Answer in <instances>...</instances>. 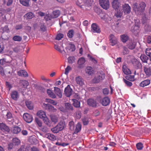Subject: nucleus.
I'll return each instance as SVG.
<instances>
[{
  "label": "nucleus",
  "mask_w": 151,
  "mask_h": 151,
  "mask_svg": "<svg viewBox=\"0 0 151 151\" xmlns=\"http://www.w3.org/2000/svg\"><path fill=\"white\" fill-rule=\"evenodd\" d=\"M73 106L77 108H78L80 106V103L79 101L76 99H73Z\"/></svg>",
  "instance_id": "39"
},
{
  "label": "nucleus",
  "mask_w": 151,
  "mask_h": 151,
  "mask_svg": "<svg viewBox=\"0 0 151 151\" xmlns=\"http://www.w3.org/2000/svg\"><path fill=\"white\" fill-rule=\"evenodd\" d=\"M131 63L134 68L136 69L140 68L142 67L141 63L136 58H133L131 60Z\"/></svg>",
  "instance_id": "5"
},
{
  "label": "nucleus",
  "mask_w": 151,
  "mask_h": 151,
  "mask_svg": "<svg viewBox=\"0 0 151 151\" xmlns=\"http://www.w3.org/2000/svg\"><path fill=\"white\" fill-rule=\"evenodd\" d=\"M6 119L9 121H11L13 119V117L12 113L9 111H8L6 115Z\"/></svg>",
  "instance_id": "37"
},
{
  "label": "nucleus",
  "mask_w": 151,
  "mask_h": 151,
  "mask_svg": "<svg viewBox=\"0 0 151 151\" xmlns=\"http://www.w3.org/2000/svg\"><path fill=\"white\" fill-rule=\"evenodd\" d=\"M76 5L81 8H83L82 6L83 5L82 0H78L76 2Z\"/></svg>",
  "instance_id": "54"
},
{
  "label": "nucleus",
  "mask_w": 151,
  "mask_h": 151,
  "mask_svg": "<svg viewBox=\"0 0 151 151\" xmlns=\"http://www.w3.org/2000/svg\"><path fill=\"white\" fill-rule=\"evenodd\" d=\"M82 128V125L80 122H78L76 126V129L74 132L73 133V135L76 134L77 135V134L81 130Z\"/></svg>",
  "instance_id": "17"
},
{
  "label": "nucleus",
  "mask_w": 151,
  "mask_h": 151,
  "mask_svg": "<svg viewBox=\"0 0 151 151\" xmlns=\"http://www.w3.org/2000/svg\"><path fill=\"white\" fill-rule=\"evenodd\" d=\"M69 128L71 130H73L74 128V123L73 121H71L69 122L68 124Z\"/></svg>",
  "instance_id": "47"
},
{
  "label": "nucleus",
  "mask_w": 151,
  "mask_h": 151,
  "mask_svg": "<svg viewBox=\"0 0 151 151\" xmlns=\"http://www.w3.org/2000/svg\"><path fill=\"white\" fill-rule=\"evenodd\" d=\"M46 101L47 102L52 104L54 105H56L57 104V102H55L54 100L49 99H46Z\"/></svg>",
  "instance_id": "53"
},
{
  "label": "nucleus",
  "mask_w": 151,
  "mask_h": 151,
  "mask_svg": "<svg viewBox=\"0 0 151 151\" xmlns=\"http://www.w3.org/2000/svg\"><path fill=\"white\" fill-rule=\"evenodd\" d=\"M139 28L140 26L139 25H135L134 26L133 29L132 30V32H135L137 31H138L139 30Z\"/></svg>",
  "instance_id": "62"
},
{
  "label": "nucleus",
  "mask_w": 151,
  "mask_h": 151,
  "mask_svg": "<svg viewBox=\"0 0 151 151\" xmlns=\"http://www.w3.org/2000/svg\"><path fill=\"white\" fill-rule=\"evenodd\" d=\"M64 107L65 108L66 112H70L73 111V108L72 105L69 103H66L64 104Z\"/></svg>",
  "instance_id": "15"
},
{
  "label": "nucleus",
  "mask_w": 151,
  "mask_h": 151,
  "mask_svg": "<svg viewBox=\"0 0 151 151\" xmlns=\"http://www.w3.org/2000/svg\"><path fill=\"white\" fill-rule=\"evenodd\" d=\"M105 78V74L104 73L100 74L98 76L95 77L92 80L94 83H98L104 79Z\"/></svg>",
  "instance_id": "7"
},
{
  "label": "nucleus",
  "mask_w": 151,
  "mask_h": 151,
  "mask_svg": "<svg viewBox=\"0 0 151 151\" xmlns=\"http://www.w3.org/2000/svg\"><path fill=\"white\" fill-rule=\"evenodd\" d=\"M43 121L44 123L48 126H51V124L49 121V120L47 116L43 119Z\"/></svg>",
  "instance_id": "46"
},
{
  "label": "nucleus",
  "mask_w": 151,
  "mask_h": 151,
  "mask_svg": "<svg viewBox=\"0 0 151 151\" xmlns=\"http://www.w3.org/2000/svg\"><path fill=\"white\" fill-rule=\"evenodd\" d=\"M86 73L89 75H91L93 73V70L90 66H88L86 69Z\"/></svg>",
  "instance_id": "33"
},
{
  "label": "nucleus",
  "mask_w": 151,
  "mask_h": 151,
  "mask_svg": "<svg viewBox=\"0 0 151 151\" xmlns=\"http://www.w3.org/2000/svg\"><path fill=\"white\" fill-rule=\"evenodd\" d=\"M137 149L138 150H141L142 149L143 146V144L141 142H139L136 145Z\"/></svg>",
  "instance_id": "52"
},
{
  "label": "nucleus",
  "mask_w": 151,
  "mask_h": 151,
  "mask_svg": "<svg viewBox=\"0 0 151 151\" xmlns=\"http://www.w3.org/2000/svg\"><path fill=\"white\" fill-rule=\"evenodd\" d=\"M150 83V81L149 79H147L141 82L139 84V86L144 87L149 85Z\"/></svg>",
  "instance_id": "24"
},
{
  "label": "nucleus",
  "mask_w": 151,
  "mask_h": 151,
  "mask_svg": "<svg viewBox=\"0 0 151 151\" xmlns=\"http://www.w3.org/2000/svg\"><path fill=\"white\" fill-rule=\"evenodd\" d=\"M5 85L6 87L8 88L9 91L12 87V84L8 81L6 82Z\"/></svg>",
  "instance_id": "61"
},
{
  "label": "nucleus",
  "mask_w": 151,
  "mask_h": 151,
  "mask_svg": "<svg viewBox=\"0 0 151 151\" xmlns=\"http://www.w3.org/2000/svg\"><path fill=\"white\" fill-rule=\"evenodd\" d=\"M75 58L73 56L70 57L68 58V63L71 64H72L73 62V61L74 60Z\"/></svg>",
  "instance_id": "63"
},
{
  "label": "nucleus",
  "mask_w": 151,
  "mask_h": 151,
  "mask_svg": "<svg viewBox=\"0 0 151 151\" xmlns=\"http://www.w3.org/2000/svg\"><path fill=\"white\" fill-rule=\"evenodd\" d=\"M25 103L26 106L29 109H33V104L31 101H26Z\"/></svg>",
  "instance_id": "35"
},
{
  "label": "nucleus",
  "mask_w": 151,
  "mask_h": 151,
  "mask_svg": "<svg viewBox=\"0 0 151 151\" xmlns=\"http://www.w3.org/2000/svg\"><path fill=\"white\" fill-rule=\"evenodd\" d=\"M12 40L15 41L20 42L22 40V37L19 35H15L13 37Z\"/></svg>",
  "instance_id": "38"
},
{
  "label": "nucleus",
  "mask_w": 151,
  "mask_h": 151,
  "mask_svg": "<svg viewBox=\"0 0 151 151\" xmlns=\"http://www.w3.org/2000/svg\"><path fill=\"white\" fill-rule=\"evenodd\" d=\"M21 131V129L20 127H15L13 128L12 132L14 133L17 134L19 133Z\"/></svg>",
  "instance_id": "34"
},
{
  "label": "nucleus",
  "mask_w": 151,
  "mask_h": 151,
  "mask_svg": "<svg viewBox=\"0 0 151 151\" xmlns=\"http://www.w3.org/2000/svg\"><path fill=\"white\" fill-rule=\"evenodd\" d=\"M74 31L73 29L69 30L67 34V36L70 38H72L74 35Z\"/></svg>",
  "instance_id": "48"
},
{
  "label": "nucleus",
  "mask_w": 151,
  "mask_h": 151,
  "mask_svg": "<svg viewBox=\"0 0 151 151\" xmlns=\"http://www.w3.org/2000/svg\"><path fill=\"white\" fill-rule=\"evenodd\" d=\"M146 7V4L143 1L141 2L138 4L137 2L133 4L132 7L135 13L138 14H141L143 12Z\"/></svg>",
  "instance_id": "1"
},
{
  "label": "nucleus",
  "mask_w": 151,
  "mask_h": 151,
  "mask_svg": "<svg viewBox=\"0 0 151 151\" xmlns=\"http://www.w3.org/2000/svg\"><path fill=\"white\" fill-rule=\"evenodd\" d=\"M43 106L46 110H48L49 111L52 112H55L57 111V109H55L54 107L49 104H43Z\"/></svg>",
  "instance_id": "13"
},
{
  "label": "nucleus",
  "mask_w": 151,
  "mask_h": 151,
  "mask_svg": "<svg viewBox=\"0 0 151 151\" xmlns=\"http://www.w3.org/2000/svg\"><path fill=\"white\" fill-rule=\"evenodd\" d=\"M73 91L72 89L70 88L69 85H68L65 88L64 90L65 94H72Z\"/></svg>",
  "instance_id": "19"
},
{
  "label": "nucleus",
  "mask_w": 151,
  "mask_h": 151,
  "mask_svg": "<svg viewBox=\"0 0 151 151\" xmlns=\"http://www.w3.org/2000/svg\"><path fill=\"white\" fill-rule=\"evenodd\" d=\"M88 104L90 106L96 107L97 106V103L96 100H95L92 99H89L87 100Z\"/></svg>",
  "instance_id": "16"
},
{
  "label": "nucleus",
  "mask_w": 151,
  "mask_h": 151,
  "mask_svg": "<svg viewBox=\"0 0 151 151\" xmlns=\"http://www.w3.org/2000/svg\"><path fill=\"white\" fill-rule=\"evenodd\" d=\"M99 3L100 6L105 9H107L109 7V0H99Z\"/></svg>",
  "instance_id": "4"
},
{
  "label": "nucleus",
  "mask_w": 151,
  "mask_h": 151,
  "mask_svg": "<svg viewBox=\"0 0 151 151\" xmlns=\"http://www.w3.org/2000/svg\"><path fill=\"white\" fill-rule=\"evenodd\" d=\"M123 81L125 83V85L128 86V87H131V86L132 85V83L129 81H128V80H127L126 79H125L124 78H123Z\"/></svg>",
  "instance_id": "42"
},
{
  "label": "nucleus",
  "mask_w": 151,
  "mask_h": 151,
  "mask_svg": "<svg viewBox=\"0 0 151 151\" xmlns=\"http://www.w3.org/2000/svg\"><path fill=\"white\" fill-rule=\"evenodd\" d=\"M84 2L85 5L88 6H91L92 4L91 0H84Z\"/></svg>",
  "instance_id": "49"
},
{
  "label": "nucleus",
  "mask_w": 151,
  "mask_h": 151,
  "mask_svg": "<svg viewBox=\"0 0 151 151\" xmlns=\"http://www.w3.org/2000/svg\"><path fill=\"white\" fill-rule=\"evenodd\" d=\"M112 5L113 8L115 11L119 9L121 6L119 0H113L112 2Z\"/></svg>",
  "instance_id": "8"
},
{
  "label": "nucleus",
  "mask_w": 151,
  "mask_h": 151,
  "mask_svg": "<svg viewBox=\"0 0 151 151\" xmlns=\"http://www.w3.org/2000/svg\"><path fill=\"white\" fill-rule=\"evenodd\" d=\"M99 98L100 103L103 106H106L109 105L110 103V99L107 97H105L101 99Z\"/></svg>",
  "instance_id": "6"
},
{
  "label": "nucleus",
  "mask_w": 151,
  "mask_h": 151,
  "mask_svg": "<svg viewBox=\"0 0 151 151\" xmlns=\"http://www.w3.org/2000/svg\"><path fill=\"white\" fill-rule=\"evenodd\" d=\"M128 48H127L125 46H124L123 47V50L122 52L123 55H125L129 53V51Z\"/></svg>",
  "instance_id": "55"
},
{
  "label": "nucleus",
  "mask_w": 151,
  "mask_h": 151,
  "mask_svg": "<svg viewBox=\"0 0 151 151\" xmlns=\"http://www.w3.org/2000/svg\"><path fill=\"white\" fill-rule=\"evenodd\" d=\"M140 58L143 63H147L148 61L149 60V58H148L145 54H142L140 56Z\"/></svg>",
  "instance_id": "25"
},
{
  "label": "nucleus",
  "mask_w": 151,
  "mask_h": 151,
  "mask_svg": "<svg viewBox=\"0 0 151 151\" xmlns=\"http://www.w3.org/2000/svg\"><path fill=\"white\" fill-rule=\"evenodd\" d=\"M136 45V43L132 40H129L127 43V46L130 50L134 49Z\"/></svg>",
  "instance_id": "12"
},
{
  "label": "nucleus",
  "mask_w": 151,
  "mask_h": 151,
  "mask_svg": "<svg viewBox=\"0 0 151 151\" xmlns=\"http://www.w3.org/2000/svg\"><path fill=\"white\" fill-rule=\"evenodd\" d=\"M19 1L20 3L24 6L28 7L30 5L29 0H19Z\"/></svg>",
  "instance_id": "30"
},
{
  "label": "nucleus",
  "mask_w": 151,
  "mask_h": 151,
  "mask_svg": "<svg viewBox=\"0 0 151 151\" xmlns=\"http://www.w3.org/2000/svg\"><path fill=\"white\" fill-rule=\"evenodd\" d=\"M45 137L52 141H54L56 139V137L54 135L50 133L46 134L45 135Z\"/></svg>",
  "instance_id": "29"
},
{
  "label": "nucleus",
  "mask_w": 151,
  "mask_h": 151,
  "mask_svg": "<svg viewBox=\"0 0 151 151\" xmlns=\"http://www.w3.org/2000/svg\"><path fill=\"white\" fill-rule=\"evenodd\" d=\"M122 10L125 14H129L131 11L130 6L128 4H125L122 5Z\"/></svg>",
  "instance_id": "10"
},
{
  "label": "nucleus",
  "mask_w": 151,
  "mask_h": 151,
  "mask_svg": "<svg viewBox=\"0 0 151 151\" xmlns=\"http://www.w3.org/2000/svg\"><path fill=\"white\" fill-rule=\"evenodd\" d=\"M40 29L42 32H44L46 31V27L44 24H42L40 26Z\"/></svg>",
  "instance_id": "59"
},
{
  "label": "nucleus",
  "mask_w": 151,
  "mask_h": 151,
  "mask_svg": "<svg viewBox=\"0 0 151 151\" xmlns=\"http://www.w3.org/2000/svg\"><path fill=\"white\" fill-rule=\"evenodd\" d=\"M85 59L83 58H80L78 60V63L79 65H81L83 64L85 62Z\"/></svg>",
  "instance_id": "43"
},
{
  "label": "nucleus",
  "mask_w": 151,
  "mask_h": 151,
  "mask_svg": "<svg viewBox=\"0 0 151 151\" xmlns=\"http://www.w3.org/2000/svg\"><path fill=\"white\" fill-rule=\"evenodd\" d=\"M87 57L89 58V60L94 64H96L97 63V60L93 57L90 54H88Z\"/></svg>",
  "instance_id": "44"
},
{
  "label": "nucleus",
  "mask_w": 151,
  "mask_h": 151,
  "mask_svg": "<svg viewBox=\"0 0 151 151\" xmlns=\"http://www.w3.org/2000/svg\"><path fill=\"white\" fill-rule=\"evenodd\" d=\"M24 17L26 18L27 20H29L34 17L35 15L32 12H29L26 14Z\"/></svg>",
  "instance_id": "23"
},
{
  "label": "nucleus",
  "mask_w": 151,
  "mask_h": 151,
  "mask_svg": "<svg viewBox=\"0 0 151 151\" xmlns=\"http://www.w3.org/2000/svg\"><path fill=\"white\" fill-rule=\"evenodd\" d=\"M120 37L122 41L124 43L126 42L129 39V36L126 34L121 35Z\"/></svg>",
  "instance_id": "31"
},
{
  "label": "nucleus",
  "mask_w": 151,
  "mask_h": 151,
  "mask_svg": "<svg viewBox=\"0 0 151 151\" xmlns=\"http://www.w3.org/2000/svg\"><path fill=\"white\" fill-rule=\"evenodd\" d=\"M60 14V11L58 10H54L51 14L52 17L53 19L58 17Z\"/></svg>",
  "instance_id": "21"
},
{
  "label": "nucleus",
  "mask_w": 151,
  "mask_h": 151,
  "mask_svg": "<svg viewBox=\"0 0 151 151\" xmlns=\"http://www.w3.org/2000/svg\"><path fill=\"white\" fill-rule=\"evenodd\" d=\"M54 91L56 94H62L61 91L58 88L54 87Z\"/></svg>",
  "instance_id": "45"
},
{
  "label": "nucleus",
  "mask_w": 151,
  "mask_h": 151,
  "mask_svg": "<svg viewBox=\"0 0 151 151\" xmlns=\"http://www.w3.org/2000/svg\"><path fill=\"white\" fill-rule=\"evenodd\" d=\"M44 18L46 21H48L49 20H51L52 18L51 14L50 15L48 14H47L45 16Z\"/></svg>",
  "instance_id": "57"
},
{
  "label": "nucleus",
  "mask_w": 151,
  "mask_h": 151,
  "mask_svg": "<svg viewBox=\"0 0 151 151\" xmlns=\"http://www.w3.org/2000/svg\"><path fill=\"white\" fill-rule=\"evenodd\" d=\"M71 69V67L69 65L65 69V74L66 75H68L69 71Z\"/></svg>",
  "instance_id": "60"
},
{
  "label": "nucleus",
  "mask_w": 151,
  "mask_h": 151,
  "mask_svg": "<svg viewBox=\"0 0 151 151\" xmlns=\"http://www.w3.org/2000/svg\"><path fill=\"white\" fill-rule=\"evenodd\" d=\"M20 85L22 86L24 88H27V86L29 85V82L26 80H21L19 81Z\"/></svg>",
  "instance_id": "27"
},
{
  "label": "nucleus",
  "mask_w": 151,
  "mask_h": 151,
  "mask_svg": "<svg viewBox=\"0 0 151 151\" xmlns=\"http://www.w3.org/2000/svg\"><path fill=\"white\" fill-rule=\"evenodd\" d=\"M41 78L42 81L47 83H49L51 81V80L50 79L46 78L43 75H42L41 76Z\"/></svg>",
  "instance_id": "51"
},
{
  "label": "nucleus",
  "mask_w": 151,
  "mask_h": 151,
  "mask_svg": "<svg viewBox=\"0 0 151 151\" xmlns=\"http://www.w3.org/2000/svg\"><path fill=\"white\" fill-rule=\"evenodd\" d=\"M0 129L2 131L7 133L10 131L9 127L3 123H0Z\"/></svg>",
  "instance_id": "11"
},
{
  "label": "nucleus",
  "mask_w": 151,
  "mask_h": 151,
  "mask_svg": "<svg viewBox=\"0 0 151 151\" xmlns=\"http://www.w3.org/2000/svg\"><path fill=\"white\" fill-rule=\"evenodd\" d=\"M51 121L52 122L56 123L58 122V117L54 115H52L50 116Z\"/></svg>",
  "instance_id": "50"
},
{
  "label": "nucleus",
  "mask_w": 151,
  "mask_h": 151,
  "mask_svg": "<svg viewBox=\"0 0 151 151\" xmlns=\"http://www.w3.org/2000/svg\"><path fill=\"white\" fill-rule=\"evenodd\" d=\"M116 12L115 14V16L118 18H121L122 15L123 13L120 10V9L116 10Z\"/></svg>",
  "instance_id": "36"
},
{
  "label": "nucleus",
  "mask_w": 151,
  "mask_h": 151,
  "mask_svg": "<svg viewBox=\"0 0 151 151\" xmlns=\"http://www.w3.org/2000/svg\"><path fill=\"white\" fill-rule=\"evenodd\" d=\"M65 127V123L60 122L55 127L51 129V131L54 133H58L60 131L63 130Z\"/></svg>",
  "instance_id": "2"
},
{
  "label": "nucleus",
  "mask_w": 151,
  "mask_h": 151,
  "mask_svg": "<svg viewBox=\"0 0 151 151\" xmlns=\"http://www.w3.org/2000/svg\"><path fill=\"white\" fill-rule=\"evenodd\" d=\"M18 75L20 76L27 77L28 76L27 72L25 70H21L18 72Z\"/></svg>",
  "instance_id": "22"
},
{
  "label": "nucleus",
  "mask_w": 151,
  "mask_h": 151,
  "mask_svg": "<svg viewBox=\"0 0 151 151\" xmlns=\"http://www.w3.org/2000/svg\"><path fill=\"white\" fill-rule=\"evenodd\" d=\"M122 70L123 73L126 75H129L131 74V73L130 70L126 65H123Z\"/></svg>",
  "instance_id": "20"
},
{
  "label": "nucleus",
  "mask_w": 151,
  "mask_h": 151,
  "mask_svg": "<svg viewBox=\"0 0 151 151\" xmlns=\"http://www.w3.org/2000/svg\"><path fill=\"white\" fill-rule=\"evenodd\" d=\"M76 81L78 84L81 86H83L84 83L83 79L81 77L78 76L76 78Z\"/></svg>",
  "instance_id": "28"
},
{
  "label": "nucleus",
  "mask_w": 151,
  "mask_h": 151,
  "mask_svg": "<svg viewBox=\"0 0 151 151\" xmlns=\"http://www.w3.org/2000/svg\"><path fill=\"white\" fill-rule=\"evenodd\" d=\"M91 30L94 33H100L101 30L97 25L95 23H93L91 26Z\"/></svg>",
  "instance_id": "14"
},
{
  "label": "nucleus",
  "mask_w": 151,
  "mask_h": 151,
  "mask_svg": "<svg viewBox=\"0 0 151 151\" xmlns=\"http://www.w3.org/2000/svg\"><path fill=\"white\" fill-rule=\"evenodd\" d=\"M12 142L15 146H18L20 145L21 143L20 140L16 137L13 138L12 139Z\"/></svg>",
  "instance_id": "32"
},
{
  "label": "nucleus",
  "mask_w": 151,
  "mask_h": 151,
  "mask_svg": "<svg viewBox=\"0 0 151 151\" xmlns=\"http://www.w3.org/2000/svg\"><path fill=\"white\" fill-rule=\"evenodd\" d=\"M82 121L83 124L85 125H87L88 123V121L87 118H84L82 119Z\"/></svg>",
  "instance_id": "64"
},
{
  "label": "nucleus",
  "mask_w": 151,
  "mask_h": 151,
  "mask_svg": "<svg viewBox=\"0 0 151 151\" xmlns=\"http://www.w3.org/2000/svg\"><path fill=\"white\" fill-rule=\"evenodd\" d=\"M35 120L38 126L39 127H41L42 124V122L37 118H35Z\"/></svg>",
  "instance_id": "56"
},
{
  "label": "nucleus",
  "mask_w": 151,
  "mask_h": 151,
  "mask_svg": "<svg viewBox=\"0 0 151 151\" xmlns=\"http://www.w3.org/2000/svg\"><path fill=\"white\" fill-rule=\"evenodd\" d=\"M63 35L62 33H59L58 34L56 37V40H59L63 38Z\"/></svg>",
  "instance_id": "58"
},
{
  "label": "nucleus",
  "mask_w": 151,
  "mask_h": 151,
  "mask_svg": "<svg viewBox=\"0 0 151 151\" xmlns=\"http://www.w3.org/2000/svg\"><path fill=\"white\" fill-rule=\"evenodd\" d=\"M23 117L24 120L28 123H31L33 120L32 116L27 113L24 114Z\"/></svg>",
  "instance_id": "9"
},
{
  "label": "nucleus",
  "mask_w": 151,
  "mask_h": 151,
  "mask_svg": "<svg viewBox=\"0 0 151 151\" xmlns=\"http://www.w3.org/2000/svg\"><path fill=\"white\" fill-rule=\"evenodd\" d=\"M109 44L112 46H114L117 44L118 40L117 38L113 34H110L109 37Z\"/></svg>",
  "instance_id": "3"
},
{
  "label": "nucleus",
  "mask_w": 151,
  "mask_h": 151,
  "mask_svg": "<svg viewBox=\"0 0 151 151\" xmlns=\"http://www.w3.org/2000/svg\"><path fill=\"white\" fill-rule=\"evenodd\" d=\"M145 53L149 58L150 61H151V48H147L146 50Z\"/></svg>",
  "instance_id": "40"
},
{
  "label": "nucleus",
  "mask_w": 151,
  "mask_h": 151,
  "mask_svg": "<svg viewBox=\"0 0 151 151\" xmlns=\"http://www.w3.org/2000/svg\"><path fill=\"white\" fill-rule=\"evenodd\" d=\"M144 71L148 77H149L151 75V67L145 66L143 67Z\"/></svg>",
  "instance_id": "18"
},
{
  "label": "nucleus",
  "mask_w": 151,
  "mask_h": 151,
  "mask_svg": "<svg viewBox=\"0 0 151 151\" xmlns=\"http://www.w3.org/2000/svg\"><path fill=\"white\" fill-rule=\"evenodd\" d=\"M37 115L40 118H44L46 116L45 112L42 110L39 111L37 113Z\"/></svg>",
  "instance_id": "26"
},
{
  "label": "nucleus",
  "mask_w": 151,
  "mask_h": 151,
  "mask_svg": "<svg viewBox=\"0 0 151 151\" xmlns=\"http://www.w3.org/2000/svg\"><path fill=\"white\" fill-rule=\"evenodd\" d=\"M127 80L131 81H133L135 80L134 76V75H128L125 77Z\"/></svg>",
  "instance_id": "41"
}]
</instances>
